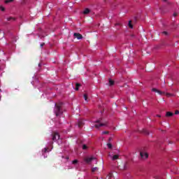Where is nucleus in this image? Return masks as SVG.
I'll return each mask as SVG.
<instances>
[{"label":"nucleus","mask_w":179,"mask_h":179,"mask_svg":"<svg viewBox=\"0 0 179 179\" xmlns=\"http://www.w3.org/2000/svg\"><path fill=\"white\" fill-rule=\"evenodd\" d=\"M54 113L56 117H59V115H62V114H64V111L62 110V102L55 103Z\"/></svg>","instance_id":"1"},{"label":"nucleus","mask_w":179,"mask_h":179,"mask_svg":"<svg viewBox=\"0 0 179 179\" xmlns=\"http://www.w3.org/2000/svg\"><path fill=\"white\" fill-rule=\"evenodd\" d=\"M59 139V134H58V132H53L52 134V141H53V142H57V141H58Z\"/></svg>","instance_id":"2"},{"label":"nucleus","mask_w":179,"mask_h":179,"mask_svg":"<svg viewBox=\"0 0 179 179\" xmlns=\"http://www.w3.org/2000/svg\"><path fill=\"white\" fill-rule=\"evenodd\" d=\"M96 158L94 157H91L85 158L84 161L85 162V163H87V164H90V163H92V162Z\"/></svg>","instance_id":"3"},{"label":"nucleus","mask_w":179,"mask_h":179,"mask_svg":"<svg viewBox=\"0 0 179 179\" xmlns=\"http://www.w3.org/2000/svg\"><path fill=\"white\" fill-rule=\"evenodd\" d=\"M140 156L141 159H148L149 157V155L145 152H140Z\"/></svg>","instance_id":"4"},{"label":"nucleus","mask_w":179,"mask_h":179,"mask_svg":"<svg viewBox=\"0 0 179 179\" xmlns=\"http://www.w3.org/2000/svg\"><path fill=\"white\" fill-rule=\"evenodd\" d=\"M118 169H120V170H127V169H128V162H126L124 164H123L122 168H121V165H120Z\"/></svg>","instance_id":"5"},{"label":"nucleus","mask_w":179,"mask_h":179,"mask_svg":"<svg viewBox=\"0 0 179 179\" xmlns=\"http://www.w3.org/2000/svg\"><path fill=\"white\" fill-rule=\"evenodd\" d=\"M73 36L78 40H82V38H83V36H82V34L80 33H74Z\"/></svg>","instance_id":"6"},{"label":"nucleus","mask_w":179,"mask_h":179,"mask_svg":"<svg viewBox=\"0 0 179 179\" xmlns=\"http://www.w3.org/2000/svg\"><path fill=\"white\" fill-rule=\"evenodd\" d=\"M106 126H107V122L94 125L95 128H96V129H99L100 127H106Z\"/></svg>","instance_id":"7"},{"label":"nucleus","mask_w":179,"mask_h":179,"mask_svg":"<svg viewBox=\"0 0 179 179\" xmlns=\"http://www.w3.org/2000/svg\"><path fill=\"white\" fill-rule=\"evenodd\" d=\"M120 159V155H115L112 157V160H118Z\"/></svg>","instance_id":"8"},{"label":"nucleus","mask_w":179,"mask_h":179,"mask_svg":"<svg viewBox=\"0 0 179 179\" xmlns=\"http://www.w3.org/2000/svg\"><path fill=\"white\" fill-rule=\"evenodd\" d=\"M83 120H79L78 121V128H82L83 127Z\"/></svg>","instance_id":"9"},{"label":"nucleus","mask_w":179,"mask_h":179,"mask_svg":"<svg viewBox=\"0 0 179 179\" xmlns=\"http://www.w3.org/2000/svg\"><path fill=\"white\" fill-rule=\"evenodd\" d=\"M90 13V10L89 8H85V10L83 11L84 15H87Z\"/></svg>","instance_id":"10"},{"label":"nucleus","mask_w":179,"mask_h":179,"mask_svg":"<svg viewBox=\"0 0 179 179\" xmlns=\"http://www.w3.org/2000/svg\"><path fill=\"white\" fill-rule=\"evenodd\" d=\"M173 115H174V113L171 112H167L166 114V117H173Z\"/></svg>","instance_id":"11"},{"label":"nucleus","mask_w":179,"mask_h":179,"mask_svg":"<svg viewBox=\"0 0 179 179\" xmlns=\"http://www.w3.org/2000/svg\"><path fill=\"white\" fill-rule=\"evenodd\" d=\"M129 27L130 29H134V25H132V21H129Z\"/></svg>","instance_id":"12"},{"label":"nucleus","mask_w":179,"mask_h":179,"mask_svg":"<svg viewBox=\"0 0 179 179\" xmlns=\"http://www.w3.org/2000/svg\"><path fill=\"white\" fill-rule=\"evenodd\" d=\"M79 87H80V83H76V90H79Z\"/></svg>","instance_id":"13"},{"label":"nucleus","mask_w":179,"mask_h":179,"mask_svg":"<svg viewBox=\"0 0 179 179\" xmlns=\"http://www.w3.org/2000/svg\"><path fill=\"white\" fill-rule=\"evenodd\" d=\"M83 96L85 101H89V98H87V94H84Z\"/></svg>","instance_id":"14"},{"label":"nucleus","mask_w":179,"mask_h":179,"mask_svg":"<svg viewBox=\"0 0 179 179\" xmlns=\"http://www.w3.org/2000/svg\"><path fill=\"white\" fill-rule=\"evenodd\" d=\"M109 85L110 86H113L114 85V80L109 79Z\"/></svg>","instance_id":"15"},{"label":"nucleus","mask_w":179,"mask_h":179,"mask_svg":"<svg viewBox=\"0 0 179 179\" xmlns=\"http://www.w3.org/2000/svg\"><path fill=\"white\" fill-rule=\"evenodd\" d=\"M107 146H108V149H113V144L112 143H108L107 144Z\"/></svg>","instance_id":"16"},{"label":"nucleus","mask_w":179,"mask_h":179,"mask_svg":"<svg viewBox=\"0 0 179 179\" xmlns=\"http://www.w3.org/2000/svg\"><path fill=\"white\" fill-rule=\"evenodd\" d=\"M7 20L8 22H10V21H15V18L12 17H8L7 18Z\"/></svg>","instance_id":"17"},{"label":"nucleus","mask_w":179,"mask_h":179,"mask_svg":"<svg viewBox=\"0 0 179 179\" xmlns=\"http://www.w3.org/2000/svg\"><path fill=\"white\" fill-rule=\"evenodd\" d=\"M143 132L145 134V135H149V131L146 129H143Z\"/></svg>","instance_id":"18"},{"label":"nucleus","mask_w":179,"mask_h":179,"mask_svg":"<svg viewBox=\"0 0 179 179\" xmlns=\"http://www.w3.org/2000/svg\"><path fill=\"white\" fill-rule=\"evenodd\" d=\"M110 132L108 131H105L102 132V135H108Z\"/></svg>","instance_id":"19"},{"label":"nucleus","mask_w":179,"mask_h":179,"mask_svg":"<svg viewBox=\"0 0 179 179\" xmlns=\"http://www.w3.org/2000/svg\"><path fill=\"white\" fill-rule=\"evenodd\" d=\"M86 149H87V145H86V144H83V150H86Z\"/></svg>","instance_id":"20"},{"label":"nucleus","mask_w":179,"mask_h":179,"mask_svg":"<svg viewBox=\"0 0 179 179\" xmlns=\"http://www.w3.org/2000/svg\"><path fill=\"white\" fill-rule=\"evenodd\" d=\"M97 170H98V168L94 167V168H92V173H94L95 171H97Z\"/></svg>","instance_id":"21"},{"label":"nucleus","mask_w":179,"mask_h":179,"mask_svg":"<svg viewBox=\"0 0 179 179\" xmlns=\"http://www.w3.org/2000/svg\"><path fill=\"white\" fill-rule=\"evenodd\" d=\"M44 150L45 153H47V152H51V150H48V148H45Z\"/></svg>","instance_id":"22"},{"label":"nucleus","mask_w":179,"mask_h":179,"mask_svg":"<svg viewBox=\"0 0 179 179\" xmlns=\"http://www.w3.org/2000/svg\"><path fill=\"white\" fill-rule=\"evenodd\" d=\"M10 2H13V0H6V1H5V3H10Z\"/></svg>","instance_id":"23"},{"label":"nucleus","mask_w":179,"mask_h":179,"mask_svg":"<svg viewBox=\"0 0 179 179\" xmlns=\"http://www.w3.org/2000/svg\"><path fill=\"white\" fill-rule=\"evenodd\" d=\"M162 34H164L165 36H169V32L164 31H162Z\"/></svg>","instance_id":"24"},{"label":"nucleus","mask_w":179,"mask_h":179,"mask_svg":"<svg viewBox=\"0 0 179 179\" xmlns=\"http://www.w3.org/2000/svg\"><path fill=\"white\" fill-rule=\"evenodd\" d=\"M73 164H78V159H75L72 162Z\"/></svg>","instance_id":"25"},{"label":"nucleus","mask_w":179,"mask_h":179,"mask_svg":"<svg viewBox=\"0 0 179 179\" xmlns=\"http://www.w3.org/2000/svg\"><path fill=\"white\" fill-rule=\"evenodd\" d=\"M107 177L108 178V179L112 178H113V173H109Z\"/></svg>","instance_id":"26"},{"label":"nucleus","mask_w":179,"mask_h":179,"mask_svg":"<svg viewBox=\"0 0 179 179\" xmlns=\"http://www.w3.org/2000/svg\"><path fill=\"white\" fill-rule=\"evenodd\" d=\"M0 9L2 12H4L5 11V7L3 6H0Z\"/></svg>","instance_id":"27"},{"label":"nucleus","mask_w":179,"mask_h":179,"mask_svg":"<svg viewBox=\"0 0 179 179\" xmlns=\"http://www.w3.org/2000/svg\"><path fill=\"white\" fill-rule=\"evenodd\" d=\"M157 93H159V94H164V92H163L160 90H158Z\"/></svg>","instance_id":"28"},{"label":"nucleus","mask_w":179,"mask_h":179,"mask_svg":"<svg viewBox=\"0 0 179 179\" xmlns=\"http://www.w3.org/2000/svg\"><path fill=\"white\" fill-rule=\"evenodd\" d=\"M159 90L156 89V88H153L152 89V92H155L156 93H157Z\"/></svg>","instance_id":"29"},{"label":"nucleus","mask_w":179,"mask_h":179,"mask_svg":"<svg viewBox=\"0 0 179 179\" xmlns=\"http://www.w3.org/2000/svg\"><path fill=\"white\" fill-rule=\"evenodd\" d=\"M173 16H174V17H176V16H178V13H173Z\"/></svg>","instance_id":"30"},{"label":"nucleus","mask_w":179,"mask_h":179,"mask_svg":"<svg viewBox=\"0 0 179 179\" xmlns=\"http://www.w3.org/2000/svg\"><path fill=\"white\" fill-rule=\"evenodd\" d=\"M44 45H45V43H42L41 44V47H44Z\"/></svg>","instance_id":"31"},{"label":"nucleus","mask_w":179,"mask_h":179,"mask_svg":"<svg viewBox=\"0 0 179 179\" xmlns=\"http://www.w3.org/2000/svg\"><path fill=\"white\" fill-rule=\"evenodd\" d=\"M175 114H176V115H178L179 114V111L178 110H176L175 111Z\"/></svg>","instance_id":"32"},{"label":"nucleus","mask_w":179,"mask_h":179,"mask_svg":"<svg viewBox=\"0 0 179 179\" xmlns=\"http://www.w3.org/2000/svg\"><path fill=\"white\" fill-rule=\"evenodd\" d=\"M166 96H168V97H170V96H171V94H166Z\"/></svg>","instance_id":"33"},{"label":"nucleus","mask_w":179,"mask_h":179,"mask_svg":"<svg viewBox=\"0 0 179 179\" xmlns=\"http://www.w3.org/2000/svg\"><path fill=\"white\" fill-rule=\"evenodd\" d=\"M96 122L100 123V122H101V120H98L96 121Z\"/></svg>","instance_id":"34"},{"label":"nucleus","mask_w":179,"mask_h":179,"mask_svg":"<svg viewBox=\"0 0 179 179\" xmlns=\"http://www.w3.org/2000/svg\"><path fill=\"white\" fill-rule=\"evenodd\" d=\"M116 26H121V24L117 23V24H116Z\"/></svg>","instance_id":"35"},{"label":"nucleus","mask_w":179,"mask_h":179,"mask_svg":"<svg viewBox=\"0 0 179 179\" xmlns=\"http://www.w3.org/2000/svg\"><path fill=\"white\" fill-rule=\"evenodd\" d=\"M111 139H112L111 137H110V138H109V141H111Z\"/></svg>","instance_id":"36"},{"label":"nucleus","mask_w":179,"mask_h":179,"mask_svg":"<svg viewBox=\"0 0 179 179\" xmlns=\"http://www.w3.org/2000/svg\"><path fill=\"white\" fill-rule=\"evenodd\" d=\"M157 117H160V115H157Z\"/></svg>","instance_id":"37"},{"label":"nucleus","mask_w":179,"mask_h":179,"mask_svg":"<svg viewBox=\"0 0 179 179\" xmlns=\"http://www.w3.org/2000/svg\"><path fill=\"white\" fill-rule=\"evenodd\" d=\"M52 143H53V142H51V143H50V145H52Z\"/></svg>","instance_id":"38"},{"label":"nucleus","mask_w":179,"mask_h":179,"mask_svg":"<svg viewBox=\"0 0 179 179\" xmlns=\"http://www.w3.org/2000/svg\"><path fill=\"white\" fill-rule=\"evenodd\" d=\"M41 64H38V66H41Z\"/></svg>","instance_id":"39"},{"label":"nucleus","mask_w":179,"mask_h":179,"mask_svg":"<svg viewBox=\"0 0 179 179\" xmlns=\"http://www.w3.org/2000/svg\"><path fill=\"white\" fill-rule=\"evenodd\" d=\"M66 159H69V157H66Z\"/></svg>","instance_id":"40"},{"label":"nucleus","mask_w":179,"mask_h":179,"mask_svg":"<svg viewBox=\"0 0 179 179\" xmlns=\"http://www.w3.org/2000/svg\"><path fill=\"white\" fill-rule=\"evenodd\" d=\"M109 156H110V153H109Z\"/></svg>","instance_id":"41"},{"label":"nucleus","mask_w":179,"mask_h":179,"mask_svg":"<svg viewBox=\"0 0 179 179\" xmlns=\"http://www.w3.org/2000/svg\"><path fill=\"white\" fill-rule=\"evenodd\" d=\"M164 1H166V0H164Z\"/></svg>","instance_id":"42"},{"label":"nucleus","mask_w":179,"mask_h":179,"mask_svg":"<svg viewBox=\"0 0 179 179\" xmlns=\"http://www.w3.org/2000/svg\"><path fill=\"white\" fill-rule=\"evenodd\" d=\"M0 71H1V69H0Z\"/></svg>","instance_id":"43"}]
</instances>
